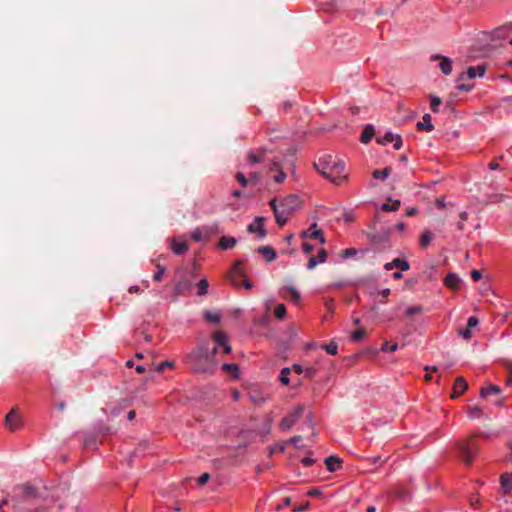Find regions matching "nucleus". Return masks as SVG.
<instances>
[{
    "instance_id": "5701e85b",
    "label": "nucleus",
    "mask_w": 512,
    "mask_h": 512,
    "mask_svg": "<svg viewBox=\"0 0 512 512\" xmlns=\"http://www.w3.org/2000/svg\"><path fill=\"white\" fill-rule=\"evenodd\" d=\"M418 130H426L428 132L434 129V126L431 123V116L429 114H424L422 121L417 123Z\"/></svg>"
},
{
    "instance_id": "4d7b16f0",
    "label": "nucleus",
    "mask_w": 512,
    "mask_h": 512,
    "mask_svg": "<svg viewBox=\"0 0 512 512\" xmlns=\"http://www.w3.org/2000/svg\"><path fill=\"white\" fill-rule=\"evenodd\" d=\"M286 178V174L283 171H280L278 174L274 176V181L276 183H282Z\"/></svg>"
},
{
    "instance_id": "49530a36",
    "label": "nucleus",
    "mask_w": 512,
    "mask_h": 512,
    "mask_svg": "<svg viewBox=\"0 0 512 512\" xmlns=\"http://www.w3.org/2000/svg\"><path fill=\"white\" fill-rule=\"evenodd\" d=\"M357 254V250L355 248H348L341 252L342 258H349Z\"/></svg>"
},
{
    "instance_id": "a19ab883",
    "label": "nucleus",
    "mask_w": 512,
    "mask_h": 512,
    "mask_svg": "<svg viewBox=\"0 0 512 512\" xmlns=\"http://www.w3.org/2000/svg\"><path fill=\"white\" fill-rule=\"evenodd\" d=\"M324 348L330 355H336L338 353V345L335 342L324 345Z\"/></svg>"
},
{
    "instance_id": "864d4df0",
    "label": "nucleus",
    "mask_w": 512,
    "mask_h": 512,
    "mask_svg": "<svg viewBox=\"0 0 512 512\" xmlns=\"http://www.w3.org/2000/svg\"><path fill=\"white\" fill-rule=\"evenodd\" d=\"M319 260L316 259V257L312 256L309 258L307 263V269L312 270L318 265Z\"/></svg>"
},
{
    "instance_id": "dca6fc26",
    "label": "nucleus",
    "mask_w": 512,
    "mask_h": 512,
    "mask_svg": "<svg viewBox=\"0 0 512 512\" xmlns=\"http://www.w3.org/2000/svg\"><path fill=\"white\" fill-rule=\"evenodd\" d=\"M431 60H440L439 68L441 69L443 74L449 75L452 72V61L450 58L442 56L440 54H435L432 56Z\"/></svg>"
},
{
    "instance_id": "6e6552de",
    "label": "nucleus",
    "mask_w": 512,
    "mask_h": 512,
    "mask_svg": "<svg viewBox=\"0 0 512 512\" xmlns=\"http://www.w3.org/2000/svg\"><path fill=\"white\" fill-rule=\"evenodd\" d=\"M303 413V407L298 406L293 411H291L286 417H284L279 426L282 430H289L301 417Z\"/></svg>"
},
{
    "instance_id": "09e8293b",
    "label": "nucleus",
    "mask_w": 512,
    "mask_h": 512,
    "mask_svg": "<svg viewBox=\"0 0 512 512\" xmlns=\"http://www.w3.org/2000/svg\"><path fill=\"white\" fill-rule=\"evenodd\" d=\"M395 139H393V146L396 150H399L401 149L402 147V138L399 134H395L394 136Z\"/></svg>"
},
{
    "instance_id": "9d476101",
    "label": "nucleus",
    "mask_w": 512,
    "mask_h": 512,
    "mask_svg": "<svg viewBox=\"0 0 512 512\" xmlns=\"http://www.w3.org/2000/svg\"><path fill=\"white\" fill-rule=\"evenodd\" d=\"M264 220L263 217H256L255 220L247 226L248 232L257 233V237L263 239L267 234L264 228Z\"/></svg>"
},
{
    "instance_id": "412c9836",
    "label": "nucleus",
    "mask_w": 512,
    "mask_h": 512,
    "mask_svg": "<svg viewBox=\"0 0 512 512\" xmlns=\"http://www.w3.org/2000/svg\"><path fill=\"white\" fill-rule=\"evenodd\" d=\"M461 279L454 273H449L444 280L445 285L453 290L458 289Z\"/></svg>"
},
{
    "instance_id": "ddd939ff",
    "label": "nucleus",
    "mask_w": 512,
    "mask_h": 512,
    "mask_svg": "<svg viewBox=\"0 0 512 512\" xmlns=\"http://www.w3.org/2000/svg\"><path fill=\"white\" fill-rule=\"evenodd\" d=\"M302 238H311L318 239L321 244L326 242L325 237L323 236V232L320 229H317V224L313 223L308 230H305L301 233Z\"/></svg>"
},
{
    "instance_id": "338daca9",
    "label": "nucleus",
    "mask_w": 512,
    "mask_h": 512,
    "mask_svg": "<svg viewBox=\"0 0 512 512\" xmlns=\"http://www.w3.org/2000/svg\"><path fill=\"white\" fill-rule=\"evenodd\" d=\"M84 445H85V447H90V446L95 445V439L91 438V437H86L84 440Z\"/></svg>"
},
{
    "instance_id": "4be33fe9",
    "label": "nucleus",
    "mask_w": 512,
    "mask_h": 512,
    "mask_svg": "<svg viewBox=\"0 0 512 512\" xmlns=\"http://www.w3.org/2000/svg\"><path fill=\"white\" fill-rule=\"evenodd\" d=\"M257 252L262 254L268 262L276 259V251L271 246H261Z\"/></svg>"
},
{
    "instance_id": "e2e57ef3",
    "label": "nucleus",
    "mask_w": 512,
    "mask_h": 512,
    "mask_svg": "<svg viewBox=\"0 0 512 512\" xmlns=\"http://www.w3.org/2000/svg\"><path fill=\"white\" fill-rule=\"evenodd\" d=\"M316 370L313 367H308L304 370V374L307 377H313L315 375Z\"/></svg>"
},
{
    "instance_id": "7c9ffc66",
    "label": "nucleus",
    "mask_w": 512,
    "mask_h": 512,
    "mask_svg": "<svg viewBox=\"0 0 512 512\" xmlns=\"http://www.w3.org/2000/svg\"><path fill=\"white\" fill-rule=\"evenodd\" d=\"M483 416V411L479 406L468 407V417L472 420L479 419Z\"/></svg>"
},
{
    "instance_id": "f257e3e1",
    "label": "nucleus",
    "mask_w": 512,
    "mask_h": 512,
    "mask_svg": "<svg viewBox=\"0 0 512 512\" xmlns=\"http://www.w3.org/2000/svg\"><path fill=\"white\" fill-rule=\"evenodd\" d=\"M314 166L319 173L336 185L342 184L347 179V175L344 174L345 163L332 155H323L318 162L314 163Z\"/></svg>"
},
{
    "instance_id": "cd10ccee",
    "label": "nucleus",
    "mask_w": 512,
    "mask_h": 512,
    "mask_svg": "<svg viewBox=\"0 0 512 512\" xmlns=\"http://www.w3.org/2000/svg\"><path fill=\"white\" fill-rule=\"evenodd\" d=\"M401 203L399 200H391L389 199L388 202L384 203L381 207V209L385 212H393L397 211L400 207Z\"/></svg>"
},
{
    "instance_id": "0eeeda50",
    "label": "nucleus",
    "mask_w": 512,
    "mask_h": 512,
    "mask_svg": "<svg viewBox=\"0 0 512 512\" xmlns=\"http://www.w3.org/2000/svg\"><path fill=\"white\" fill-rule=\"evenodd\" d=\"M301 206V200L297 195L291 194L280 201L278 207L284 212L292 214Z\"/></svg>"
},
{
    "instance_id": "e433bc0d",
    "label": "nucleus",
    "mask_w": 512,
    "mask_h": 512,
    "mask_svg": "<svg viewBox=\"0 0 512 512\" xmlns=\"http://www.w3.org/2000/svg\"><path fill=\"white\" fill-rule=\"evenodd\" d=\"M204 318L209 322L217 324L221 320V315L219 313H213L210 311H206L204 313Z\"/></svg>"
},
{
    "instance_id": "0e129e2a",
    "label": "nucleus",
    "mask_w": 512,
    "mask_h": 512,
    "mask_svg": "<svg viewBox=\"0 0 512 512\" xmlns=\"http://www.w3.org/2000/svg\"><path fill=\"white\" fill-rule=\"evenodd\" d=\"M309 504H310L309 502H306L304 505L294 506V507H293V511H294V512L303 511V510H305V509H307V508H308Z\"/></svg>"
},
{
    "instance_id": "9b49d317",
    "label": "nucleus",
    "mask_w": 512,
    "mask_h": 512,
    "mask_svg": "<svg viewBox=\"0 0 512 512\" xmlns=\"http://www.w3.org/2000/svg\"><path fill=\"white\" fill-rule=\"evenodd\" d=\"M269 205L271 209L274 212L275 220L280 225L283 226L286 224L288 220V216L290 215L287 212H284V210L280 209L277 204V199L273 198L270 200Z\"/></svg>"
},
{
    "instance_id": "2f4dec72",
    "label": "nucleus",
    "mask_w": 512,
    "mask_h": 512,
    "mask_svg": "<svg viewBox=\"0 0 512 512\" xmlns=\"http://www.w3.org/2000/svg\"><path fill=\"white\" fill-rule=\"evenodd\" d=\"M264 153L265 151H260L259 153L249 151L247 155L249 162H251L252 164L261 162L264 158Z\"/></svg>"
},
{
    "instance_id": "58836bf2",
    "label": "nucleus",
    "mask_w": 512,
    "mask_h": 512,
    "mask_svg": "<svg viewBox=\"0 0 512 512\" xmlns=\"http://www.w3.org/2000/svg\"><path fill=\"white\" fill-rule=\"evenodd\" d=\"M274 314H275L276 318L283 319L286 316V307H285V305L284 304H278L275 307Z\"/></svg>"
},
{
    "instance_id": "1a4fd4ad",
    "label": "nucleus",
    "mask_w": 512,
    "mask_h": 512,
    "mask_svg": "<svg viewBox=\"0 0 512 512\" xmlns=\"http://www.w3.org/2000/svg\"><path fill=\"white\" fill-rule=\"evenodd\" d=\"M22 418L17 408H13L5 417V425L10 431H16L21 427Z\"/></svg>"
},
{
    "instance_id": "052dcab7",
    "label": "nucleus",
    "mask_w": 512,
    "mask_h": 512,
    "mask_svg": "<svg viewBox=\"0 0 512 512\" xmlns=\"http://www.w3.org/2000/svg\"><path fill=\"white\" fill-rule=\"evenodd\" d=\"M302 440V437L300 435H296L292 438H290L289 440H287V444H293V445H297L300 441Z\"/></svg>"
},
{
    "instance_id": "603ef678",
    "label": "nucleus",
    "mask_w": 512,
    "mask_h": 512,
    "mask_svg": "<svg viewBox=\"0 0 512 512\" xmlns=\"http://www.w3.org/2000/svg\"><path fill=\"white\" fill-rule=\"evenodd\" d=\"M22 489L24 491L25 496L27 497H32L35 495V489L32 486L25 485L23 486Z\"/></svg>"
},
{
    "instance_id": "5fc2aeb1",
    "label": "nucleus",
    "mask_w": 512,
    "mask_h": 512,
    "mask_svg": "<svg viewBox=\"0 0 512 512\" xmlns=\"http://www.w3.org/2000/svg\"><path fill=\"white\" fill-rule=\"evenodd\" d=\"M222 368L223 370L231 373L238 371V366L236 364H224Z\"/></svg>"
},
{
    "instance_id": "c03bdc74",
    "label": "nucleus",
    "mask_w": 512,
    "mask_h": 512,
    "mask_svg": "<svg viewBox=\"0 0 512 512\" xmlns=\"http://www.w3.org/2000/svg\"><path fill=\"white\" fill-rule=\"evenodd\" d=\"M365 334H366L365 330L359 329V330H357V331L352 333L351 338H352L353 341L359 342V341H361L364 338Z\"/></svg>"
},
{
    "instance_id": "6ab92c4d",
    "label": "nucleus",
    "mask_w": 512,
    "mask_h": 512,
    "mask_svg": "<svg viewBox=\"0 0 512 512\" xmlns=\"http://www.w3.org/2000/svg\"><path fill=\"white\" fill-rule=\"evenodd\" d=\"M213 228L212 227H202L198 228L195 231L192 232L191 237L194 241L200 242L204 238H209V236L212 234Z\"/></svg>"
},
{
    "instance_id": "ea45409f",
    "label": "nucleus",
    "mask_w": 512,
    "mask_h": 512,
    "mask_svg": "<svg viewBox=\"0 0 512 512\" xmlns=\"http://www.w3.org/2000/svg\"><path fill=\"white\" fill-rule=\"evenodd\" d=\"M289 374H290V369L289 368H283L281 370L280 376H279V380H280V382L283 385H288L289 384V377H288Z\"/></svg>"
},
{
    "instance_id": "a878e982",
    "label": "nucleus",
    "mask_w": 512,
    "mask_h": 512,
    "mask_svg": "<svg viewBox=\"0 0 512 512\" xmlns=\"http://www.w3.org/2000/svg\"><path fill=\"white\" fill-rule=\"evenodd\" d=\"M375 135L374 127L372 125H367L360 136V141L364 144H367Z\"/></svg>"
},
{
    "instance_id": "f704fd0d",
    "label": "nucleus",
    "mask_w": 512,
    "mask_h": 512,
    "mask_svg": "<svg viewBox=\"0 0 512 512\" xmlns=\"http://www.w3.org/2000/svg\"><path fill=\"white\" fill-rule=\"evenodd\" d=\"M208 286H209V283L207 281V279L203 278L201 279L198 283H197V287H198V292L197 294L199 296H203V295H206L208 293Z\"/></svg>"
},
{
    "instance_id": "c85d7f7f",
    "label": "nucleus",
    "mask_w": 512,
    "mask_h": 512,
    "mask_svg": "<svg viewBox=\"0 0 512 512\" xmlns=\"http://www.w3.org/2000/svg\"><path fill=\"white\" fill-rule=\"evenodd\" d=\"M172 250L175 254L181 255L188 250V244L186 242H177L176 240L172 243Z\"/></svg>"
},
{
    "instance_id": "393cba45",
    "label": "nucleus",
    "mask_w": 512,
    "mask_h": 512,
    "mask_svg": "<svg viewBox=\"0 0 512 512\" xmlns=\"http://www.w3.org/2000/svg\"><path fill=\"white\" fill-rule=\"evenodd\" d=\"M500 484L504 489L505 493H510L512 490V476L508 473H504L500 476Z\"/></svg>"
},
{
    "instance_id": "f3484780",
    "label": "nucleus",
    "mask_w": 512,
    "mask_h": 512,
    "mask_svg": "<svg viewBox=\"0 0 512 512\" xmlns=\"http://www.w3.org/2000/svg\"><path fill=\"white\" fill-rule=\"evenodd\" d=\"M467 388H468V384L463 377L456 378L454 385H453V391L451 393V398L452 399L458 398L461 394H463L466 391Z\"/></svg>"
},
{
    "instance_id": "37998d69",
    "label": "nucleus",
    "mask_w": 512,
    "mask_h": 512,
    "mask_svg": "<svg viewBox=\"0 0 512 512\" xmlns=\"http://www.w3.org/2000/svg\"><path fill=\"white\" fill-rule=\"evenodd\" d=\"M398 348V344H390L389 342H384L381 347V351L383 352H394Z\"/></svg>"
},
{
    "instance_id": "2eb2a0df",
    "label": "nucleus",
    "mask_w": 512,
    "mask_h": 512,
    "mask_svg": "<svg viewBox=\"0 0 512 512\" xmlns=\"http://www.w3.org/2000/svg\"><path fill=\"white\" fill-rule=\"evenodd\" d=\"M242 260H236L233 264L232 270L229 277L235 286H240V283L236 280V277H245V271L243 270Z\"/></svg>"
},
{
    "instance_id": "f8f14e48",
    "label": "nucleus",
    "mask_w": 512,
    "mask_h": 512,
    "mask_svg": "<svg viewBox=\"0 0 512 512\" xmlns=\"http://www.w3.org/2000/svg\"><path fill=\"white\" fill-rule=\"evenodd\" d=\"M280 295L286 300H290L294 303H299L301 295L300 292L294 286H285L281 288Z\"/></svg>"
},
{
    "instance_id": "774afa93",
    "label": "nucleus",
    "mask_w": 512,
    "mask_h": 512,
    "mask_svg": "<svg viewBox=\"0 0 512 512\" xmlns=\"http://www.w3.org/2000/svg\"><path fill=\"white\" fill-rule=\"evenodd\" d=\"M292 369L297 373V374H302L304 373V369L302 368L301 365L299 364H294Z\"/></svg>"
},
{
    "instance_id": "bb28decb",
    "label": "nucleus",
    "mask_w": 512,
    "mask_h": 512,
    "mask_svg": "<svg viewBox=\"0 0 512 512\" xmlns=\"http://www.w3.org/2000/svg\"><path fill=\"white\" fill-rule=\"evenodd\" d=\"M500 392H501L500 387L491 384L486 388H482L480 391V395L482 398H487L489 395H492V394L499 395Z\"/></svg>"
},
{
    "instance_id": "3c124183",
    "label": "nucleus",
    "mask_w": 512,
    "mask_h": 512,
    "mask_svg": "<svg viewBox=\"0 0 512 512\" xmlns=\"http://www.w3.org/2000/svg\"><path fill=\"white\" fill-rule=\"evenodd\" d=\"M467 218H468V215H467V213H466V212H461V213H460V220H461V221H460V222H458V224H457V228H458L459 230H461V231H462V230H464V221H466V220H467Z\"/></svg>"
},
{
    "instance_id": "69168bd1",
    "label": "nucleus",
    "mask_w": 512,
    "mask_h": 512,
    "mask_svg": "<svg viewBox=\"0 0 512 512\" xmlns=\"http://www.w3.org/2000/svg\"><path fill=\"white\" fill-rule=\"evenodd\" d=\"M304 466L309 467L314 463V460L310 457H305L301 460Z\"/></svg>"
},
{
    "instance_id": "f03ea898",
    "label": "nucleus",
    "mask_w": 512,
    "mask_h": 512,
    "mask_svg": "<svg viewBox=\"0 0 512 512\" xmlns=\"http://www.w3.org/2000/svg\"><path fill=\"white\" fill-rule=\"evenodd\" d=\"M188 358L196 372L212 373L217 366V362L210 357L208 343L201 344L197 350L188 355Z\"/></svg>"
},
{
    "instance_id": "6e6d98bb",
    "label": "nucleus",
    "mask_w": 512,
    "mask_h": 512,
    "mask_svg": "<svg viewBox=\"0 0 512 512\" xmlns=\"http://www.w3.org/2000/svg\"><path fill=\"white\" fill-rule=\"evenodd\" d=\"M210 479V474L208 473H203L199 478H198V484L199 485H205L208 480Z\"/></svg>"
},
{
    "instance_id": "20e7f679",
    "label": "nucleus",
    "mask_w": 512,
    "mask_h": 512,
    "mask_svg": "<svg viewBox=\"0 0 512 512\" xmlns=\"http://www.w3.org/2000/svg\"><path fill=\"white\" fill-rule=\"evenodd\" d=\"M485 71H486V66L485 65H478L476 67L474 66H471L467 69V72L466 74L462 73L461 75H459L458 79H457V89L461 90V91H470L473 89V85H470V84H464L462 83V81L465 79V78H469V79H474L476 77H483L484 74H485Z\"/></svg>"
},
{
    "instance_id": "a211bd4d",
    "label": "nucleus",
    "mask_w": 512,
    "mask_h": 512,
    "mask_svg": "<svg viewBox=\"0 0 512 512\" xmlns=\"http://www.w3.org/2000/svg\"><path fill=\"white\" fill-rule=\"evenodd\" d=\"M393 268H400L401 271H408L410 269V264L405 259L395 258L384 265L385 270H392Z\"/></svg>"
},
{
    "instance_id": "de8ad7c7",
    "label": "nucleus",
    "mask_w": 512,
    "mask_h": 512,
    "mask_svg": "<svg viewBox=\"0 0 512 512\" xmlns=\"http://www.w3.org/2000/svg\"><path fill=\"white\" fill-rule=\"evenodd\" d=\"M237 181L243 186L246 187L248 184V179L245 177V175L241 172H238L236 174Z\"/></svg>"
},
{
    "instance_id": "39448f33",
    "label": "nucleus",
    "mask_w": 512,
    "mask_h": 512,
    "mask_svg": "<svg viewBox=\"0 0 512 512\" xmlns=\"http://www.w3.org/2000/svg\"><path fill=\"white\" fill-rule=\"evenodd\" d=\"M212 340L214 341V346L212 348L209 347L210 357L214 359V356L218 353L219 349H223L224 354H229L232 350L231 346L228 344V337L222 331H216L212 335Z\"/></svg>"
},
{
    "instance_id": "473e14b6",
    "label": "nucleus",
    "mask_w": 512,
    "mask_h": 512,
    "mask_svg": "<svg viewBox=\"0 0 512 512\" xmlns=\"http://www.w3.org/2000/svg\"><path fill=\"white\" fill-rule=\"evenodd\" d=\"M390 173H391V168L387 167V168H384L383 170H374L372 173V176L375 179L385 180L390 175Z\"/></svg>"
},
{
    "instance_id": "4c0bfd02",
    "label": "nucleus",
    "mask_w": 512,
    "mask_h": 512,
    "mask_svg": "<svg viewBox=\"0 0 512 512\" xmlns=\"http://www.w3.org/2000/svg\"><path fill=\"white\" fill-rule=\"evenodd\" d=\"M286 446H287L286 441H282V442L277 443L274 446H271L269 448V455L272 456L276 452H284V450L286 449Z\"/></svg>"
},
{
    "instance_id": "b1692460",
    "label": "nucleus",
    "mask_w": 512,
    "mask_h": 512,
    "mask_svg": "<svg viewBox=\"0 0 512 512\" xmlns=\"http://www.w3.org/2000/svg\"><path fill=\"white\" fill-rule=\"evenodd\" d=\"M237 244V239L235 237H226L223 236L219 240V247L223 250L231 249L235 247Z\"/></svg>"
},
{
    "instance_id": "13d9d810",
    "label": "nucleus",
    "mask_w": 512,
    "mask_h": 512,
    "mask_svg": "<svg viewBox=\"0 0 512 512\" xmlns=\"http://www.w3.org/2000/svg\"><path fill=\"white\" fill-rule=\"evenodd\" d=\"M318 258L320 263H324L327 258V251L325 249H321L318 253Z\"/></svg>"
},
{
    "instance_id": "4468645a",
    "label": "nucleus",
    "mask_w": 512,
    "mask_h": 512,
    "mask_svg": "<svg viewBox=\"0 0 512 512\" xmlns=\"http://www.w3.org/2000/svg\"><path fill=\"white\" fill-rule=\"evenodd\" d=\"M478 324V318L476 316H470L467 321V327L464 329H459V335L465 340H470L473 336L472 329L477 327Z\"/></svg>"
},
{
    "instance_id": "7ed1b4c3",
    "label": "nucleus",
    "mask_w": 512,
    "mask_h": 512,
    "mask_svg": "<svg viewBox=\"0 0 512 512\" xmlns=\"http://www.w3.org/2000/svg\"><path fill=\"white\" fill-rule=\"evenodd\" d=\"M455 447L457 449V457L467 467L472 465L480 449V445L476 440V436L472 435L456 441Z\"/></svg>"
},
{
    "instance_id": "aec40b11",
    "label": "nucleus",
    "mask_w": 512,
    "mask_h": 512,
    "mask_svg": "<svg viewBox=\"0 0 512 512\" xmlns=\"http://www.w3.org/2000/svg\"><path fill=\"white\" fill-rule=\"evenodd\" d=\"M342 460L337 456H329L325 459V465L327 470L330 472H334L341 467Z\"/></svg>"
},
{
    "instance_id": "8fccbe9b",
    "label": "nucleus",
    "mask_w": 512,
    "mask_h": 512,
    "mask_svg": "<svg viewBox=\"0 0 512 512\" xmlns=\"http://www.w3.org/2000/svg\"><path fill=\"white\" fill-rule=\"evenodd\" d=\"M173 367V362H169V361H164L162 362L161 364L158 365L157 367V371L159 373L163 372L166 368H172Z\"/></svg>"
},
{
    "instance_id": "a18cd8bd",
    "label": "nucleus",
    "mask_w": 512,
    "mask_h": 512,
    "mask_svg": "<svg viewBox=\"0 0 512 512\" xmlns=\"http://www.w3.org/2000/svg\"><path fill=\"white\" fill-rule=\"evenodd\" d=\"M157 267H158V271L154 274L153 279L156 282H160L162 280V277L166 273V269H165V267H162L160 265H158Z\"/></svg>"
},
{
    "instance_id": "c756f323",
    "label": "nucleus",
    "mask_w": 512,
    "mask_h": 512,
    "mask_svg": "<svg viewBox=\"0 0 512 512\" xmlns=\"http://www.w3.org/2000/svg\"><path fill=\"white\" fill-rule=\"evenodd\" d=\"M394 136H395L394 133L387 131V132H385V134L383 136L378 135L376 137V141L380 145H386L388 143L393 142V139H395Z\"/></svg>"
},
{
    "instance_id": "680f3d73",
    "label": "nucleus",
    "mask_w": 512,
    "mask_h": 512,
    "mask_svg": "<svg viewBox=\"0 0 512 512\" xmlns=\"http://www.w3.org/2000/svg\"><path fill=\"white\" fill-rule=\"evenodd\" d=\"M471 277L474 281H478L481 279L482 275H481V272L479 270H473L471 272Z\"/></svg>"
},
{
    "instance_id": "c9c22d12",
    "label": "nucleus",
    "mask_w": 512,
    "mask_h": 512,
    "mask_svg": "<svg viewBox=\"0 0 512 512\" xmlns=\"http://www.w3.org/2000/svg\"><path fill=\"white\" fill-rule=\"evenodd\" d=\"M424 308L423 306L421 305H415V306H411V307H408L405 311V314L408 316V317H412L414 315H418V314H421L423 312Z\"/></svg>"
},
{
    "instance_id": "423d86ee",
    "label": "nucleus",
    "mask_w": 512,
    "mask_h": 512,
    "mask_svg": "<svg viewBox=\"0 0 512 512\" xmlns=\"http://www.w3.org/2000/svg\"><path fill=\"white\" fill-rule=\"evenodd\" d=\"M192 289V279L186 274L179 278L174 286L173 301L176 302L179 296L185 295Z\"/></svg>"
},
{
    "instance_id": "72a5a7b5",
    "label": "nucleus",
    "mask_w": 512,
    "mask_h": 512,
    "mask_svg": "<svg viewBox=\"0 0 512 512\" xmlns=\"http://www.w3.org/2000/svg\"><path fill=\"white\" fill-rule=\"evenodd\" d=\"M433 238V234L429 230H425L420 238V244L423 248H426Z\"/></svg>"
},
{
    "instance_id": "79ce46f5",
    "label": "nucleus",
    "mask_w": 512,
    "mask_h": 512,
    "mask_svg": "<svg viewBox=\"0 0 512 512\" xmlns=\"http://www.w3.org/2000/svg\"><path fill=\"white\" fill-rule=\"evenodd\" d=\"M430 98H431V104H430L431 110L433 112H437L442 101L437 96L432 95V96H430Z\"/></svg>"
},
{
    "instance_id": "bf43d9fd",
    "label": "nucleus",
    "mask_w": 512,
    "mask_h": 512,
    "mask_svg": "<svg viewBox=\"0 0 512 512\" xmlns=\"http://www.w3.org/2000/svg\"><path fill=\"white\" fill-rule=\"evenodd\" d=\"M302 249H303V252H304L305 254H309V253H311V252L313 251L314 246H313V245H311L310 243L305 242V243L303 244Z\"/></svg>"
}]
</instances>
